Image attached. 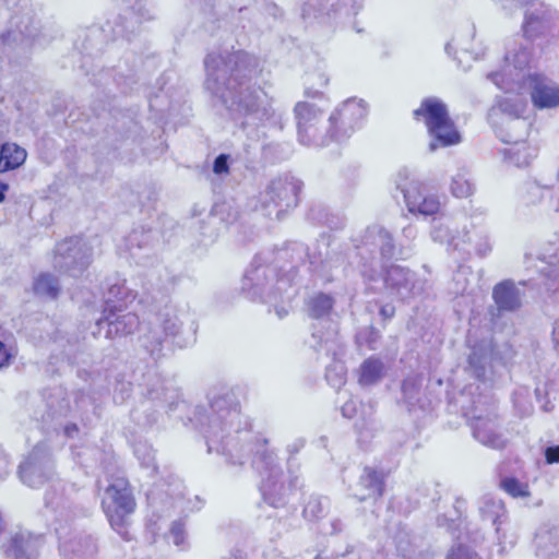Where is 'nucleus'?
I'll list each match as a JSON object with an SVG mask.
<instances>
[{"instance_id":"1","label":"nucleus","mask_w":559,"mask_h":559,"mask_svg":"<svg viewBox=\"0 0 559 559\" xmlns=\"http://www.w3.org/2000/svg\"><path fill=\"white\" fill-rule=\"evenodd\" d=\"M191 421L203 435L209 453L225 457L227 464L243 465L251 456L261 477L260 492L266 504L283 508L298 487V477L284 474L274 452L266 449L267 440L251 431L241 414L239 402L229 390L212 392L207 406H197Z\"/></svg>"},{"instance_id":"2","label":"nucleus","mask_w":559,"mask_h":559,"mask_svg":"<svg viewBox=\"0 0 559 559\" xmlns=\"http://www.w3.org/2000/svg\"><path fill=\"white\" fill-rule=\"evenodd\" d=\"M205 88L217 97L242 128L276 124L273 97L261 85L258 62L242 51L211 52L204 60Z\"/></svg>"},{"instance_id":"3","label":"nucleus","mask_w":559,"mask_h":559,"mask_svg":"<svg viewBox=\"0 0 559 559\" xmlns=\"http://www.w3.org/2000/svg\"><path fill=\"white\" fill-rule=\"evenodd\" d=\"M356 249L362 261L360 272L364 277L374 281L380 269L385 270L384 284L391 296L407 300L425 292L427 282L414 272L400 265L385 266L386 261L396 257V248L392 235L382 226L368 227Z\"/></svg>"},{"instance_id":"4","label":"nucleus","mask_w":559,"mask_h":559,"mask_svg":"<svg viewBox=\"0 0 559 559\" xmlns=\"http://www.w3.org/2000/svg\"><path fill=\"white\" fill-rule=\"evenodd\" d=\"M183 306L167 300L153 317L142 326L139 342L141 347L157 360L164 355L169 345L183 348L193 342L182 335L183 325L188 319Z\"/></svg>"},{"instance_id":"5","label":"nucleus","mask_w":559,"mask_h":559,"mask_svg":"<svg viewBox=\"0 0 559 559\" xmlns=\"http://www.w3.org/2000/svg\"><path fill=\"white\" fill-rule=\"evenodd\" d=\"M290 287L292 278L287 275L280 276L273 265L262 264L261 255L254 258L241 282V289L250 299L263 302L290 300Z\"/></svg>"},{"instance_id":"6","label":"nucleus","mask_w":559,"mask_h":559,"mask_svg":"<svg viewBox=\"0 0 559 559\" xmlns=\"http://www.w3.org/2000/svg\"><path fill=\"white\" fill-rule=\"evenodd\" d=\"M527 107L526 97L513 96L506 93L491 109L490 119L498 127V135L508 144L524 141L531 123L523 118Z\"/></svg>"},{"instance_id":"7","label":"nucleus","mask_w":559,"mask_h":559,"mask_svg":"<svg viewBox=\"0 0 559 559\" xmlns=\"http://www.w3.org/2000/svg\"><path fill=\"white\" fill-rule=\"evenodd\" d=\"M12 12L9 25L0 34V48H27L37 40L38 28L35 25L34 11L29 0H2Z\"/></svg>"},{"instance_id":"8","label":"nucleus","mask_w":559,"mask_h":559,"mask_svg":"<svg viewBox=\"0 0 559 559\" xmlns=\"http://www.w3.org/2000/svg\"><path fill=\"white\" fill-rule=\"evenodd\" d=\"M102 508L111 527L123 534L127 520L135 509L134 497L124 477L110 480L102 496Z\"/></svg>"},{"instance_id":"9","label":"nucleus","mask_w":559,"mask_h":559,"mask_svg":"<svg viewBox=\"0 0 559 559\" xmlns=\"http://www.w3.org/2000/svg\"><path fill=\"white\" fill-rule=\"evenodd\" d=\"M395 185L403 193L404 201L408 211L413 214L431 216L438 214L441 210L440 198L430 193L414 177L408 168H402L395 175Z\"/></svg>"},{"instance_id":"10","label":"nucleus","mask_w":559,"mask_h":559,"mask_svg":"<svg viewBox=\"0 0 559 559\" xmlns=\"http://www.w3.org/2000/svg\"><path fill=\"white\" fill-rule=\"evenodd\" d=\"M483 404L478 397L477 401H473L471 408L462 405L464 416L467 417L473 436L479 443L492 449H502L508 442V437L495 413L483 414Z\"/></svg>"},{"instance_id":"11","label":"nucleus","mask_w":559,"mask_h":559,"mask_svg":"<svg viewBox=\"0 0 559 559\" xmlns=\"http://www.w3.org/2000/svg\"><path fill=\"white\" fill-rule=\"evenodd\" d=\"M367 116V105L362 99L348 98L338 105L329 117L328 135L341 142L348 139L361 127Z\"/></svg>"},{"instance_id":"12","label":"nucleus","mask_w":559,"mask_h":559,"mask_svg":"<svg viewBox=\"0 0 559 559\" xmlns=\"http://www.w3.org/2000/svg\"><path fill=\"white\" fill-rule=\"evenodd\" d=\"M462 242L455 251L465 254L474 252L479 258L487 257L492 251V241L488 224L486 222V210L483 207L472 209L466 222L462 227L459 239Z\"/></svg>"},{"instance_id":"13","label":"nucleus","mask_w":559,"mask_h":559,"mask_svg":"<svg viewBox=\"0 0 559 559\" xmlns=\"http://www.w3.org/2000/svg\"><path fill=\"white\" fill-rule=\"evenodd\" d=\"M300 189L301 182L293 177L272 180L260 193L259 200L262 210L267 216L275 213V216L280 218L283 212L297 205Z\"/></svg>"},{"instance_id":"14","label":"nucleus","mask_w":559,"mask_h":559,"mask_svg":"<svg viewBox=\"0 0 559 559\" xmlns=\"http://www.w3.org/2000/svg\"><path fill=\"white\" fill-rule=\"evenodd\" d=\"M92 261L91 248L79 237L64 239L56 246L53 266L60 272L76 277L81 275Z\"/></svg>"},{"instance_id":"15","label":"nucleus","mask_w":559,"mask_h":559,"mask_svg":"<svg viewBox=\"0 0 559 559\" xmlns=\"http://www.w3.org/2000/svg\"><path fill=\"white\" fill-rule=\"evenodd\" d=\"M298 140L305 146L321 147L329 144L328 129L322 132L318 124L323 111L314 104L301 100L294 107Z\"/></svg>"},{"instance_id":"16","label":"nucleus","mask_w":559,"mask_h":559,"mask_svg":"<svg viewBox=\"0 0 559 559\" xmlns=\"http://www.w3.org/2000/svg\"><path fill=\"white\" fill-rule=\"evenodd\" d=\"M23 484L36 488L52 479L53 462L46 443L36 444L21 461L17 471Z\"/></svg>"},{"instance_id":"17","label":"nucleus","mask_w":559,"mask_h":559,"mask_svg":"<svg viewBox=\"0 0 559 559\" xmlns=\"http://www.w3.org/2000/svg\"><path fill=\"white\" fill-rule=\"evenodd\" d=\"M312 337L317 350L332 355L333 362L326 367L325 378L331 386L340 389L346 381V367L340 359L344 349L335 326L330 323L325 332L316 330Z\"/></svg>"},{"instance_id":"18","label":"nucleus","mask_w":559,"mask_h":559,"mask_svg":"<svg viewBox=\"0 0 559 559\" xmlns=\"http://www.w3.org/2000/svg\"><path fill=\"white\" fill-rule=\"evenodd\" d=\"M95 326L94 336L99 335L105 330V337L112 340L133 333L139 326V317L132 311H127V308H122L121 305L118 307L108 304V308H104L103 314L97 319Z\"/></svg>"},{"instance_id":"19","label":"nucleus","mask_w":559,"mask_h":559,"mask_svg":"<svg viewBox=\"0 0 559 559\" xmlns=\"http://www.w3.org/2000/svg\"><path fill=\"white\" fill-rule=\"evenodd\" d=\"M531 95L532 103L537 109H552L559 106V84L538 73L528 75L526 88L513 91V96Z\"/></svg>"},{"instance_id":"20","label":"nucleus","mask_w":559,"mask_h":559,"mask_svg":"<svg viewBox=\"0 0 559 559\" xmlns=\"http://www.w3.org/2000/svg\"><path fill=\"white\" fill-rule=\"evenodd\" d=\"M40 546L41 539L39 536L20 531L12 534L3 543L1 549L8 559H37Z\"/></svg>"},{"instance_id":"21","label":"nucleus","mask_w":559,"mask_h":559,"mask_svg":"<svg viewBox=\"0 0 559 559\" xmlns=\"http://www.w3.org/2000/svg\"><path fill=\"white\" fill-rule=\"evenodd\" d=\"M153 234L151 230L141 228L133 229L124 239V249L136 261L143 263L153 251Z\"/></svg>"},{"instance_id":"22","label":"nucleus","mask_w":559,"mask_h":559,"mask_svg":"<svg viewBox=\"0 0 559 559\" xmlns=\"http://www.w3.org/2000/svg\"><path fill=\"white\" fill-rule=\"evenodd\" d=\"M414 116L425 122L427 131L450 117L447 105L437 97L425 98L414 111Z\"/></svg>"},{"instance_id":"23","label":"nucleus","mask_w":559,"mask_h":559,"mask_svg":"<svg viewBox=\"0 0 559 559\" xmlns=\"http://www.w3.org/2000/svg\"><path fill=\"white\" fill-rule=\"evenodd\" d=\"M492 299L499 311L512 312L521 307V293L511 280H506L495 285Z\"/></svg>"},{"instance_id":"24","label":"nucleus","mask_w":559,"mask_h":559,"mask_svg":"<svg viewBox=\"0 0 559 559\" xmlns=\"http://www.w3.org/2000/svg\"><path fill=\"white\" fill-rule=\"evenodd\" d=\"M383 475L371 467H365L356 485L355 496L359 501L376 499L383 492Z\"/></svg>"},{"instance_id":"25","label":"nucleus","mask_w":559,"mask_h":559,"mask_svg":"<svg viewBox=\"0 0 559 559\" xmlns=\"http://www.w3.org/2000/svg\"><path fill=\"white\" fill-rule=\"evenodd\" d=\"M428 133L431 136L429 143L431 152H435L438 147L456 145L462 141V136L450 117L432 127Z\"/></svg>"},{"instance_id":"26","label":"nucleus","mask_w":559,"mask_h":559,"mask_svg":"<svg viewBox=\"0 0 559 559\" xmlns=\"http://www.w3.org/2000/svg\"><path fill=\"white\" fill-rule=\"evenodd\" d=\"M479 515L484 522L495 526L496 533H500V525L507 518V510L501 499L493 496H484L478 506Z\"/></svg>"},{"instance_id":"27","label":"nucleus","mask_w":559,"mask_h":559,"mask_svg":"<svg viewBox=\"0 0 559 559\" xmlns=\"http://www.w3.org/2000/svg\"><path fill=\"white\" fill-rule=\"evenodd\" d=\"M462 229H453L452 223L442 217L433 218L431 227V238L433 241L448 246V249L456 250L457 247L462 246L459 241Z\"/></svg>"},{"instance_id":"28","label":"nucleus","mask_w":559,"mask_h":559,"mask_svg":"<svg viewBox=\"0 0 559 559\" xmlns=\"http://www.w3.org/2000/svg\"><path fill=\"white\" fill-rule=\"evenodd\" d=\"M537 147L526 141H515L503 151L504 158L516 167H524L537 156Z\"/></svg>"},{"instance_id":"29","label":"nucleus","mask_w":559,"mask_h":559,"mask_svg":"<svg viewBox=\"0 0 559 559\" xmlns=\"http://www.w3.org/2000/svg\"><path fill=\"white\" fill-rule=\"evenodd\" d=\"M490 356V346L488 344H481L474 346L472 353L468 356V370L475 377L476 380L481 383H486L488 361Z\"/></svg>"},{"instance_id":"30","label":"nucleus","mask_w":559,"mask_h":559,"mask_svg":"<svg viewBox=\"0 0 559 559\" xmlns=\"http://www.w3.org/2000/svg\"><path fill=\"white\" fill-rule=\"evenodd\" d=\"M25 148L15 143L7 142L0 147V173H7L21 167L26 159Z\"/></svg>"},{"instance_id":"31","label":"nucleus","mask_w":559,"mask_h":559,"mask_svg":"<svg viewBox=\"0 0 559 559\" xmlns=\"http://www.w3.org/2000/svg\"><path fill=\"white\" fill-rule=\"evenodd\" d=\"M147 394L151 400H158L168 404L173 409L179 403V392L173 385L171 381L156 378L152 386L148 388Z\"/></svg>"},{"instance_id":"32","label":"nucleus","mask_w":559,"mask_h":559,"mask_svg":"<svg viewBox=\"0 0 559 559\" xmlns=\"http://www.w3.org/2000/svg\"><path fill=\"white\" fill-rule=\"evenodd\" d=\"M384 376V365L378 358H368L360 366L359 383L361 385H372L380 381Z\"/></svg>"},{"instance_id":"33","label":"nucleus","mask_w":559,"mask_h":559,"mask_svg":"<svg viewBox=\"0 0 559 559\" xmlns=\"http://www.w3.org/2000/svg\"><path fill=\"white\" fill-rule=\"evenodd\" d=\"M334 305V299L332 296L318 293L309 298L308 300V312L311 318L314 319H323L330 314Z\"/></svg>"},{"instance_id":"34","label":"nucleus","mask_w":559,"mask_h":559,"mask_svg":"<svg viewBox=\"0 0 559 559\" xmlns=\"http://www.w3.org/2000/svg\"><path fill=\"white\" fill-rule=\"evenodd\" d=\"M134 299L135 295L126 286L124 282L115 283L108 288L105 308H108V304L117 305L118 307L121 305L122 308H128V304Z\"/></svg>"},{"instance_id":"35","label":"nucleus","mask_w":559,"mask_h":559,"mask_svg":"<svg viewBox=\"0 0 559 559\" xmlns=\"http://www.w3.org/2000/svg\"><path fill=\"white\" fill-rule=\"evenodd\" d=\"M451 193L455 198L464 199L473 195L475 188L472 183L468 173L465 169H460L451 180L450 185Z\"/></svg>"},{"instance_id":"36","label":"nucleus","mask_w":559,"mask_h":559,"mask_svg":"<svg viewBox=\"0 0 559 559\" xmlns=\"http://www.w3.org/2000/svg\"><path fill=\"white\" fill-rule=\"evenodd\" d=\"M329 82L330 78L324 71L309 73L306 78L305 96L320 98L323 95L320 88L325 87Z\"/></svg>"},{"instance_id":"37","label":"nucleus","mask_w":559,"mask_h":559,"mask_svg":"<svg viewBox=\"0 0 559 559\" xmlns=\"http://www.w3.org/2000/svg\"><path fill=\"white\" fill-rule=\"evenodd\" d=\"M59 283L51 274H40L34 283V292L43 297L56 298L59 293Z\"/></svg>"},{"instance_id":"38","label":"nucleus","mask_w":559,"mask_h":559,"mask_svg":"<svg viewBox=\"0 0 559 559\" xmlns=\"http://www.w3.org/2000/svg\"><path fill=\"white\" fill-rule=\"evenodd\" d=\"M46 508H51L52 511L57 512L61 518L68 516L70 506L68 500L62 495L57 493V487L53 485L50 490L45 495Z\"/></svg>"},{"instance_id":"39","label":"nucleus","mask_w":559,"mask_h":559,"mask_svg":"<svg viewBox=\"0 0 559 559\" xmlns=\"http://www.w3.org/2000/svg\"><path fill=\"white\" fill-rule=\"evenodd\" d=\"M550 190V186L542 185L537 180H531L524 185L523 199L530 204H537Z\"/></svg>"},{"instance_id":"40","label":"nucleus","mask_w":559,"mask_h":559,"mask_svg":"<svg viewBox=\"0 0 559 559\" xmlns=\"http://www.w3.org/2000/svg\"><path fill=\"white\" fill-rule=\"evenodd\" d=\"M513 405L520 417H527L533 413L534 406L527 388H519L513 393Z\"/></svg>"},{"instance_id":"41","label":"nucleus","mask_w":559,"mask_h":559,"mask_svg":"<svg viewBox=\"0 0 559 559\" xmlns=\"http://www.w3.org/2000/svg\"><path fill=\"white\" fill-rule=\"evenodd\" d=\"M134 454L143 467L151 469L150 474L156 472L155 455L151 445L143 442L136 443Z\"/></svg>"},{"instance_id":"42","label":"nucleus","mask_w":559,"mask_h":559,"mask_svg":"<svg viewBox=\"0 0 559 559\" xmlns=\"http://www.w3.org/2000/svg\"><path fill=\"white\" fill-rule=\"evenodd\" d=\"M328 507V500L321 497H311L304 508V515L308 520L319 519Z\"/></svg>"},{"instance_id":"43","label":"nucleus","mask_w":559,"mask_h":559,"mask_svg":"<svg viewBox=\"0 0 559 559\" xmlns=\"http://www.w3.org/2000/svg\"><path fill=\"white\" fill-rule=\"evenodd\" d=\"M502 489L514 498L530 496L528 486L514 477H507L501 480Z\"/></svg>"},{"instance_id":"44","label":"nucleus","mask_w":559,"mask_h":559,"mask_svg":"<svg viewBox=\"0 0 559 559\" xmlns=\"http://www.w3.org/2000/svg\"><path fill=\"white\" fill-rule=\"evenodd\" d=\"M460 542L457 546L453 547L447 559H481L476 552H474L467 545H465L462 538H459Z\"/></svg>"},{"instance_id":"45","label":"nucleus","mask_w":559,"mask_h":559,"mask_svg":"<svg viewBox=\"0 0 559 559\" xmlns=\"http://www.w3.org/2000/svg\"><path fill=\"white\" fill-rule=\"evenodd\" d=\"M169 538L178 547L186 546L187 533L185 522L182 520L173 522L169 531Z\"/></svg>"},{"instance_id":"46","label":"nucleus","mask_w":559,"mask_h":559,"mask_svg":"<svg viewBox=\"0 0 559 559\" xmlns=\"http://www.w3.org/2000/svg\"><path fill=\"white\" fill-rule=\"evenodd\" d=\"M545 276V286L550 292L559 290V267L556 265H548L543 271Z\"/></svg>"},{"instance_id":"47","label":"nucleus","mask_w":559,"mask_h":559,"mask_svg":"<svg viewBox=\"0 0 559 559\" xmlns=\"http://www.w3.org/2000/svg\"><path fill=\"white\" fill-rule=\"evenodd\" d=\"M402 391L406 403L409 406L415 405L416 396L419 393V384L416 379H406L402 384Z\"/></svg>"},{"instance_id":"48","label":"nucleus","mask_w":559,"mask_h":559,"mask_svg":"<svg viewBox=\"0 0 559 559\" xmlns=\"http://www.w3.org/2000/svg\"><path fill=\"white\" fill-rule=\"evenodd\" d=\"M165 504L167 506V508H173V509L180 510V511L194 510V509L200 508V506L187 507L186 500L181 496V493L177 495L176 497H170L169 499H167Z\"/></svg>"},{"instance_id":"49","label":"nucleus","mask_w":559,"mask_h":559,"mask_svg":"<svg viewBox=\"0 0 559 559\" xmlns=\"http://www.w3.org/2000/svg\"><path fill=\"white\" fill-rule=\"evenodd\" d=\"M310 265L313 266V272H317L319 276L324 278L325 281H331L332 275L329 274V271L332 269V263L329 260L320 261V266L317 267V261L310 260Z\"/></svg>"},{"instance_id":"50","label":"nucleus","mask_w":559,"mask_h":559,"mask_svg":"<svg viewBox=\"0 0 559 559\" xmlns=\"http://www.w3.org/2000/svg\"><path fill=\"white\" fill-rule=\"evenodd\" d=\"M228 159H229V155L219 154L214 160L213 171L216 175L227 174L229 170Z\"/></svg>"},{"instance_id":"51","label":"nucleus","mask_w":559,"mask_h":559,"mask_svg":"<svg viewBox=\"0 0 559 559\" xmlns=\"http://www.w3.org/2000/svg\"><path fill=\"white\" fill-rule=\"evenodd\" d=\"M454 282H455V285L456 287L454 288V293L455 294H465L466 290H467V286H466V271L465 270H460L455 273L454 275Z\"/></svg>"},{"instance_id":"52","label":"nucleus","mask_w":559,"mask_h":559,"mask_svg":"<svg viewBox=\"0 0 559 559\" xmlns=\"http://www.w3.org/2000/svg\"><path fill=\"white\" fill-rule=\"evenodd\" d=\"M14 356L13 348L8 347L0 341V368L8 366Z\"/></svg>"},{"instance_id":"53","label":"nucleus","mask_w":559,"mask_h":559,"mask_svg":"<svg viewBox=\"0 0 559 559\" xmlns=\"http://www.w3.org/2000/svg\"><path fill=\"white\" fill-rule=\"evenodd\" d=\"M341 411H342V415L346 418L356 417L358 415L357 402L354 400H349V401L345 402L342 405Z\"/></svg>"},{"instance_id":"54","label":"nucleus","mask_w":559,"mask_h":559,"mask_svg":"<svg viewBox=\"0 0 559 559\" xmlns=\"http://www.w3.org/2000/svg\"><path fill=\"white\" fill-rule=\"evenodd\" d=\"M545 456L548 463H559V445L547 448Z\"/></svg>"},{"instance_id":"55","label":"nucleus","mask_w":559,"mask_h":559,"mask_svg":"<svg viewBox=\"0 0 559 559\" xmlns=\"http://www.w3.org/2000/svg\"><path fill=\"white\" fill-rule=\"evenodd\" d=\"M305 445L304 439L299 438L294 440L292 443L287 445V451L290 455H294L300 451Z\"/></svg>"},{"instance_id":"56","label":"nucleus","mask_w":559,"mask_h":559,"mask_svg":"<svg viewBox=\"0 0 559 559\" xmlns=\"http://www.w3.org/2000/svg\"><path fill=\"white\" fill-rule=\"evenodd\" d=\"M9 464V457L0 447V477L8 473Z\"/></svg>"},{"instance_id":"57","label":"nucleus","mask_w":559,"mask_h":559,"mask_svg":"<svg viewBox=\"0 0 559 559\" xmlns=\"http://www.w3.org/2000/svg\"><path fill=\"white\" fill-rule=\"evenodd\" d=\"M395 313V308L392 305H384L380 309V314L383 319H391Z\"/></svg>"},{"instance_id":"58","label":"nucleus","mask_w":559,"mask_h":559,"mask_svg":"<svg viewBox=\"0 0 559 559\" xmlns=\"http://www.w3.org/2000/svg\"><path fill=\"white\" fill-rule=\"evenodd\" d=\"M63 432L67 437L73 438L79 432V429L75 424H70L64 426Z\"/></svg>"},{"instance_id":"59","label":"nucleus","mask_w":559,"mask_h":559,"mask_svg":"<svg viewBox=\"0 0 559 559\" xmlns=\"http://www.w3.org/2000/svg\"><path fill=\"white\" fill-rule=\"evenodd\" d=\"M87 403L90 406H92V408H94L93 403L90 401V399L84 396L76 400V407L80 409L85 408Z\"/></svg>"},{"instance_id":"60","label":"nucleus","mask_w":559,"mask_h":559,"mask_svg":"<svg viewBox=\"0 0 559 559\" xmlns=\"http://www.w3.org/2000/svg\"><path fill=\"white\" fill-rule=\"evenodd\" d=\"M552 340L555 343V346L559 349V321L555 323L554 331H552Z\"/></svg>"},{"instance_id":"61","label":"nucleus","mask_w":559,"mask_h":559,"mask_svg":"<svg viewBox=\"0 0 559 559\" xmlns=\"http://www.w3.org/2000/svg\"><path fill=\"white\" fill-rule=\"evenodd\" d=\"M292 250L298 251V253H299L298 260H302L304 255H308L306 252V249L304 248V246L301 243H295Z\"/></svg>"},{"instance_id":"62","label":"nucleus","mask_w":559,"mask_h":559,"mask_svg":"<svg viewBox=\"0 0 559 559\" xmlns=\"http://www.w3.org/2000/svg\"><path fill=\"white\" fill-rule=\"evenodd\" d=\"M288 309L285 306H275V312L280 319L288 314Z\"/></svg>"},{"instance_id":"63","label":"nucleus","mask_w":559,"mask_h":559,"mask_svg":"<svg viewBox=\"0 0 559 559\" xmlns=\"http://www.w3.org/2000/svg\"><path fill=\"white\" fill-rule=\"evenodd\" d=\"M403 234L405 237L407 238H414L415 237V234H416V230L413 226H407L403 229Z\"/></svg>"},{"instance_id":"64","label":"nucleus","mask_w":559,"mask_h":559,"mask_svg":"<svg viewBox=\"0 0 559 559\" xmlns=\"http://www.w3.org/2000/svg\"><path fill=\"white\" fill-rule=\"evenodd\" d=\"M225 559H246V556L243 554V551L241 550H235L233 551L228 558H225Z\"/></svg>"}]
</instances>
